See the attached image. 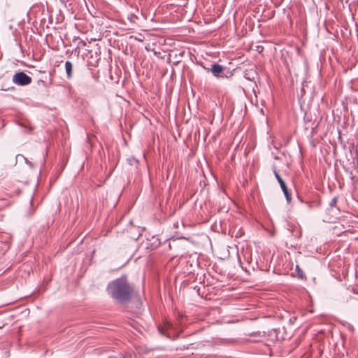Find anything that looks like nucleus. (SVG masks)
<instances>
[{"mask_svg": "<svg viewBox=\"0 0 358 358\" xmlns=\"http://www.w3.org/2000/svg\"><path fill=\"white\" fill-rule=\"evenodd\" d=\"M107 289L110 296L121 303L129 301L134 293V287L128 282L126 275L110 281Z\"/></svg>", "mask_w": 358, "mask_h": 358, "instance_id": "obj_1", "label": "nucleus"}, {"mask_svg": "<svg viewBox=\"0 0 358 358\" xmlns=\"http://www.w3.org/2000/svg\"><path fill=\"white\" fill-rule=\"evenodd\" d=\"M13 83L20 86H25L31 83L32 79L23 71L17 72L12 78Z\"/></svg>", "mask_w": 358, "mask_h": 358, "instance_id": "obj_2", "label": "nucleus"}, {"mask_svg": "<svg viewBox=\"0 0 358 358\" xmlns=\"http://www.w3.org/2000/svg\"><path fill=\"white\" fill-rule=\"evenodd\" d=\"M273 173L280 186V188H281L285 196L287 202L288 203H291L292 194H291L290 191L288 189L287 185L285 184V181L282 180L281 176H280V174L278 172L275 167L273 168Z\"/></svg>", "mask_w": 358, "mask_h": 358, "instance_id": "obj_3", "label": "nucleus"}, {"mask_svg": "<svg viewBox=\"0 0 358 358\" xmlns=\"http://www.w3.org/2000/svg\"><path fill=\"white\" fill-rule=\"evenodd\" d=\"M238 260L241 265L243 269L247 270L246 267H244L243 264L245 263L250 265L252 263V252L250 250L246 249L245 250H242L241 254H238Z\"/></svg>", "mask_w": 358, "mask_h": 358, "instance_id": "obj_4", "label": "nucleus"}, {"mask_svg": "<svg viewBox=\"0 0 358 358\" xmlns=\"http://www.w3.org/2000/svg\"><path fill=\"white\" fill-rule=\"evenodd\" d=\"M210 71L214 76L217 78L222 77L224 68L222 65L214 64L212 65Z\"/></svg>", "mask_w": 358, "mask_h": 358, "instance_id": "obj_5", "label": "nucleus"}, {"mask_svg": "<svg viewBox=\"0 0 358 358\" xmlns=\"http://www.w3.org/2000/svg\"><path fill=\"white\" fill-rule=\"evenodd\" d=\"M65 71L66 73V78L70 80L73 77V64L70 61L65 62Z\"/></svg>", "mask_w": 358, "mask_h": 358, "instance_id": "obj_6", "label": "nucleus"}, {"mask_svg": "<svg viewBox=\"0 0 358 358\" xmlns=\"http://www.w3.org/2000/svg\"><path fill=\"white\" fill-rule=\"evenodd\" d=\"M305 204L307 205L309 209H312L315 207H319L320 206V199L310 201V199H307Z\"/></svg>", "mask_w": 358, "mask_h": 358, "instance_id": "obj_7", "label": "nucleus"}, {"mask_svg": "<svg viewBox=\"0 0 358 358\" xmlns=\"http://www.w3.org/2000/svg\"><path fill=\"white\" fill-rule=\"evenodd\" d=\"M266 335V333L264 331L262 332H260V331H255V332H252V333H250L248 334V336H250V337H262V336H265Z\"/></svg>", "mask_w": 358, "mask_h": 358, "instance_id": "obj_8", "label": "nucleus"}, {"mask_svg": "<svg viewBox=\"0 0 358 358\" xmlns=\"http://www.w3.org/2000/svg\"><path fill=\"white\" fill-rule=\"evenodd\" d=\"M296 270L298 273V276L301 279H303L305 278V275L303 272L299 268V266H296Z\"/></svg>", "mask_w": 358, "mask_h": 358, "instance_id": "obj_9", "label": "nucleus"}, {"mask_svg": "<svg viewBox=\"0 0 358 358\" xmlns=\"http://www.w3.org/2000/svg\"><path fill=\"white\" fill-rule=\"evenodd\" d=\"M338 201V198L336 196L334 197L329 203V206L332 208L336 206Z\"/></svg>", "mask_w": 358, "mask_h": 358, "instance_id": "obj_10", "label": "nucleus"}, {"mask_svg": "<svg viewBox=\"0 0 358 358\" xmlns=\"http://www.w3.org/2000/svg\"><path fill=\"white\" fill-rule=\"evenodd\" d=\"M87 45V43L85 41L80 39V41H78V44H77V46H78V48H83L84 47H85Z\"/></svg>", "mask_w": 358, "mask_h": 358, "instance_id": "obj_11", "label": "nucleus"}, {"mask_svg": "<svg viewBox=\"0 0 358 358\" xmlns=\"http://www.w3.org/2000/svg\"><path fill=\"white\" fill-rule=\"evenodd\" d=\"M297 199H298V200H299L301 203H306V200H307V198L303 197V196H301V195H299V194H298V195H297Z\"/></svg>", "mask_w": 358, "mask_h": 358, "instance_id": "obj_12", "label": "nucleus"}, {"mask_svg": "<svg viewBox=\"0 0 358 358\" xmlns=\"http://www.w3.org/2000/svg\"><path fill=\"white\" fill-rule=\"evenodd\" d=\"M97 50H99V52H100V48L99 47L98 44H96L95 45V53L96 55V60H99L100 58L99 57V55H97L98 54Z\"/></svg>", "mask_w": 358, "mask_h": 358, "instance_id": "obj_13", "label": "nucleus"}, {"mask_svg": "<svg viewBox=\"0 0 358 358\" xmlns=\"http://www.w3.org/2000/svg\"><path fill=\"white\" fill-rule=\"evenodd\" d=\"M74 54L77 55L78 56L80 52V48H78V46H76L73 50Z\"/></svg>", "mask_w": 358, "mask_h": 358, "instance_id": "obj_14", "label": "nucleus"}, {"mask_svg": "<svg viewBox=\"0 0 358 358\" xmlns=\"http://www.w3.org/2000/svg\"><path fill=\"white\" fill-rule=\"evenodd\" d=\"M136 39L138 40L139 41H143V39L141 38V37H138V38H136Z\"/></svg>", "mask_w": 358, "mask_h": 358, "instance_id": "obj_15", "label": "nucleus"}, {"mask_svg": "<svg viewBox=\"0 0 358 358\" xmlns=\"http://www.w3.org/2000/svg\"><path fill=\"white\" fill-rule=\"evenodd\" d=\"M136 39L138 40L139 41H143V39L141 38V37H138V38H136Z\"/></svg>", "mask_w": 358, "mask_h": 358, "instance_id": "obj_16", "label": "nucleus"}, {"mask_svg": "<svg viewBox=\"0 0 358 358\" xmlns=\"http://www.w3.org/2000/svg\"><path fill=\"white\" fill-rule=\"evenodd\" d=\"M348 0H345L346 2H348Z\"/></svg>", "mask_w": 358, "mask_h": 358, "instance_id": "obj_17", "label": "nucleus"}]
</instances>
